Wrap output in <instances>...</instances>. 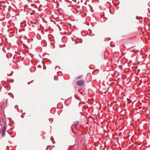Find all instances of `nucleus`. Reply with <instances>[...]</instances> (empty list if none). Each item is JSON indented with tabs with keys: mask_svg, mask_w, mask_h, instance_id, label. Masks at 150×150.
I'll list each match as a JSON object with an SVG mask.
<instances>
[{
	"mask_svg": "<svg viewBox=\"0 0 150 150\" xmlns=\"http://www.w3.org/2000/svg\"><path fill=\"white\" fill-rule=\"evenodd\" d=\"M85 83L84 80H79L76 82V84L79 86H81L83 85Z\"/></svg>",
	"mask_w": 150,
	"mask_h": 150,
	"instance_id": "1",
	"label": "nucleus"
},
{
	"mask_svg": "<svg viewBox=\"0 0 150 150\" xmlns=\"http://www.w3.org/2000/svg\"><path fill=\"white\" fill-rule=\"evenodd\" d=\"M6 129V127L5 126L3 127L2 130V135L3 137H4L5 135V132Z\"/></svg>",
	"mask_w": 150,
	"mask_h": 150,
	"instance_id": "2",
	"label": "nucleus"
},
{
	"mask_svg": "<svg viewBox=\"0 0 150 150\" xmlns=\"http://www.w3.org/2000/svg\"><path fill=\"white\" fill-rule=\"evenodd\" d=\"M79 121H77L74 122L73 123H74V125H77L79 124Z\"/></svg>",
	"mask_w": 150,
	"mask_h": 150,
	"instance_id": "3",
	"label": "nucleus"
},
{
	"mask_svg": "<svg viewBox=\"0 0 150 150\" xmlns=\"http://www.w3.org/2000/svg\"><path fill=\"white\" fill-rule=\"evenodd\" d=\"M82 77L83 76L82 75L79 76L77 77L76 79H77L78 80L80 79H81L82 78Z\"/></svg>",
	"mask_w": 150,
	"mask_h": 150,
	"instance_id": "4",
	"label": "nucleus"
},
{
	"mask_svg": "<svg viewBox=\"0 0 150 150\" xmlns=\"http://www.w3.org/2000/svg\"><path fill=\"white\" fill-rule=\"evenodd\" d=\"M130 52H133L134 53H135V52H137L138 51H135L134 50H130Z\"/></svg>",
	"mask_w": 150,
	"mask_h": 150,
	"instance_id": "5",
	"label": "nucleus"
},
{
	"mask_svg": "<svg viewBox=\"0 0 150 150\" xmlns=\"http://www.w3.org/2000/svg\"><path fill=\"white\" fill-rule=\"evenodd\" d=\"M52 47V48H54V46H53V45H52V47Z\"/></svg>",
	"mask_w": 150,
	"mask_h": 150,
	"instance_id": "6",
	"label": "nucleus"
},
{
	"mask_svg": "<svg viewBox=\"0 0 150 150\" xmlns=\"http://www.w3.org/2000/svg\"><path fill=\"white\" fill-rule=\"evenodd\" d=\"M58 2H57V8L58 6Z\"/></svg>",
	"mask_w": 150,
	"mask_h": 150,
	"instance_id": "7",
	"label": "nucleus"
},
{
	"mask_svg": "<svg viewBox=\"0 0 150 150\" xmlns=\"http://www.w3.org/2000/svg\"><path fill=\"white\" fill-rule=\"evenodd\" d=\"M48 148V147H47L46 148V150H47V149Z\"/></svg>",
	"mask_w": 150,
	"mask_h": 150,
	"instance_id": "8",
	"label": "nucleus"
},
{
	"mask_svg": "<svg viewBox=\"0 0 150 150\" xmlns=\"http://www.w3.org/2000/svg\"><path fill=\"white\" fill-rule=\"evenodd\" d=\"M60 29H61V28H60ZM61 30H60V29H59V31H60Z\"/></svg>",
	"mask_w": 150,
	"mask_h": 150,
	"instance_id": "9",
	"label": "nucleus"
},
{
	"mask_svg": "<svg viewBox=\"0 0 150 150\" xmlns=\"http://www.w3.org/2000/svg\"><path fill=\"white\" fill-rule=\"evenodd\" d=\"M54 80H55V79L54 78Z\"/></svg>",
	"mask_w": 150,
	"mask_h": 150,
	"instance_id": "10",
	"label": "nucleus"
},
{
	"mask_svg": "<svg viewBox=\"0 0 150 150\" xmlns=\"http://www.w3.org/2000/svg\"><path fill=\"white\" fill-rule=\"evenodd\" d=\"M82 93V92H81V93Z\"/></svg>",
	"mask_w": 150,
	"mask_h": 150,
	"instance_id": "11",
	"label": "nucleus"
}]
</instances>
